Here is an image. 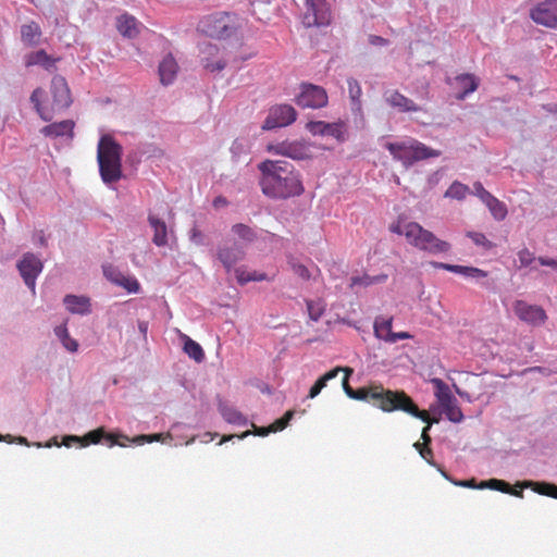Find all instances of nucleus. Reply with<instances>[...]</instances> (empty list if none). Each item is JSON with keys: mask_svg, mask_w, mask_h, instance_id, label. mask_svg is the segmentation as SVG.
Listing matches in <instances>:
<instances>
[{"mask_svg": "<svg viewBox=\"0 0 557 557\" xmlns=\"http://www.w3.org/2000/svg\"><path fill=\"white\" fill-rule=\"evenodd\" d=\"M258 170L261 190L270 199L286 200L305 191L300 173L285 160H264Z\"/></svg>", "mask_w": 557, "mask_h": 557, "instance_id": "f257e3e1", "label": "nucleus"}, {"mask_svg": "<svg viewBox=\"0 0 557 557\" xmlns=\"http://www.w3.org/2000/svg\"><path fill=\"white\" fill-rule=\"evenodd\" d=\"M342 371L346 373L343 379V388L349 398L372 401L384 411L401 410L421 421L428 420L426 413L419 411L412 398L405 392L384 389L382 386L354 389L348 383V375L352 373V369L344 368Z\"/></svg>", "mask_w": 557, "mask_h": 557, "instance_id": "f03ea898", "label": "nucleus"}, {"mask_svg": "<svg viewBox=\"0 0 557 557\" xmlns=\"http://www.w3.org/2000/svg\"><path fill=\"white\" fill-rule=\"evenodd\" d=\"M97 162L106 184L122 177V146L110 135H102L97 147Z\"/></svg>", "mask_w": 557, "mask_h": 557, "instance_id": "7ed1b4c3", "label": "nucleus"}, {"mask_svg": "<svg viewBox=\"0 0 557 557\" xmlns=\"http://www.w3.org/2000/svg\"><path fill=\"white\" fill-rule=\"evenodd\" d=\"M384 148L388 150L393 159L400 161L406 169L418 161L441 156L440 150L432 149L413 138L401 143H386Z\"/></svg>", "mask_w": 557, "mask_h": 557, "instance_id": "20e7f679", "label": "nucleus"}, {"mask_svg": "<svg viewBox=\"0 0 557 557\" xmlns=\"http://www.w3.org/2000/svg\"><path fill=\"white\" fill-rule=\"evenodd\" d=\"M237 25L235 15L227 12H215L202 17L197 26L201 34L215 38L226 39L236 33Z\"/></svg>", "mask_w": 557, "mask_h": 557, "instance_id": "39448f33", "label": "nucleus"}, {"mask_svg": "<svg viewBox=\"0 0 557 557\" xmlns=\"http://www.w3.org/2000/svg\"><path fill=\"white\" fill-rule=\"evenodd\" d=\"M406 239L418 249L434 255L447 252L450 249L447 242L438 239L432 232L424 230L416 222L407 223Z\"/></svg>", "mask_w": 557, "mask_h": 557, "instance_id": "423d86ee", "label": "nucleus"}, {"mask_svg": "<svg viewBox=\"0 0 557 557\" xmlns=\"http://www.w3.org/2000/svg\"><path fill=\"white\" fill-rule=\"evenodd\" d=\"M326 90L311 83H302L300 92L296 97V103L301 108L320 109L327 104Z\"/></svg>", "mask_w": 557, "mask_h": 557, "instance_id": "0eeeda50", "label": "nucleus"}, {"mask_svg": "<svg viewBox=\"0 0 557 557\" xmlns=\"http://www.w3.org/2000/svg\"><path fill=\"white\" fill-rule=\"evenodd\" d=\"M268 151L293 160H306L311 158L310 148L304 140H283L273 143L268 146Z\"/></svg>", "mask_w": 557, "mask_h": 557, "instance_id": "6e6552de", "label": "nucleus"}, {"mask_svg": "<svg viewBox=\"0 0 557 557\" xmlns=\"http://www.w3.org/2000/svg\"><path fill=\"white\" fill-rule=\"evenodd\" d=\"M297 112L290 104H276L271 107L269 114L262 124V129L270 131L285 127L296 121Z\"/></svg>", "mask_w": 557, "mask_h": 557, "instance_id": "1a4fd4ad", "label": "nucleus"}, {"mask_svg": "<svg viewBox=\"0 0 557 557\" xmlns=\"http://www.w3.org/2000/svg\"><path fill=\"white\" fill-rule=\"evenodd\" d=\"M307 11L302 23L307 27L325 26L330 24L331 13L326 0H306Z\"/></svg>", "mask_w": 557, "mask_h": 557, "instance_id": "9d476101", "label": "nucleus"}, {"mask_svg": "<svg viewBox=\"0 0 557 557\" xmlns=\"http://www.w3.org/2000/svg\"><path fill=\"white\" fill-rule=\"evenodd\" d=\"M17 269L25 285L34 292L36 280L44 269L41 260L36 255L26 252L17 262Z\"/></svg>", "mask_w": 557, "mask_h": 557, "instance_id": "9b49d317", "label": "nucleus"}, {"mask_svg": "<svg viewBox=\"0 0 557 557\" xmlns=\"http://www.w3.org/2000/svg\"><path fill=\"white\" fill-rule=\"evenodd\" d=\"M530 17L539 25L557 28V0H543L530 10Z\"/></svg>", "mask_w": 557, "mask_h": 557, "instance_id": "f8f14e48", "label": "nucleus"}, {"mask_svg": "<svg viewBox=\"0 0 557 557\" xmlns=\"http://www.w3.org/2000/svg\"><path fill=\"white\" fill-rule=\"evenodd\" d=\"M102 440L109 442L110 446L115 444L125 446L124 443H120L116 441V436L114 434L108 433L104 428H98L96 430L89 431L83 437L77 435H65L63 437L62 444L66 447L72 446L74 443H81L82 446H87L89 444H98Z\"/></svg>", "mask_w": 557, "mask_h": 557, "instance_id": "ddd939ff", "label": "nucleus"}, {"mask_svg": "<svg viewBox=\"0 0 557 557\" xmlns=\"http://www.w3.org/2000/svg\"><path fill=\"white\" fill-rule=\"evenodd\" d=\"M103 275L111 283L125 288L128 293H138L140 284L134 276H125L116 267L112 264L102 265Z\"/></svg>", "mask_w": 557, "mask_h": 557, "instance_id": "4468645a", "label": "nucleus"}, {"mask_svg": "<svg viewBox=\"0 0 557 557\" xmlns=\"http://www.w3.org/2000/svg\"><path fill=\"white\" fill-rule=\"evenodd\" d=\"M216 257L227 272L245 257L243 246L236 242L218 247Z\"/></svg>", "mask_w": 557, "mask_h": 557, "instance_id": "2eb2a0df", "label": "nucleus"}, {"mask_svg": "<svg viewBox=\"0 0 557 557\" xmlns=\"http://www.w3.org/2000/svg\"><path fill=\"white\" fill-rule=\"evenodd\" d=\"M513 310L520 320L533 325H540L546 319L545 311L541 307L529 305L523 300H517Z\"/></svg>", "mask_w": 557, "mask_h": 557, "instance_id": "dca6fc26", "label": "nucleus"}, {"mask_svg": "<svg viewBox=\"0 0 557 557\" xmlns=\"http://www.w3.org/2000/svg\"><path fill=\"white\" fill-rule=\"evenodd\" d=\"M198 47L200 52V62L207 71L214 73L225 69V61L221 59L216 61L211 60V58L216 55L219 52V48L216 45L211 44L209 41H202L199 42Z\"/></svg>", "mask_w": 557, "mask_h": 557, "instance_id": "f3484780", "label": "nucleus"}, {"mask_svg": "<svg viewBox=\"0 0 557 557\" xmlns=\"http://www.w3.org/2000/svg\"><path fill=\"white\" fill-rule=\"evenodd\" d=\"M51 92L53 97V103L60 108L64 109L70 107L72 103L70 88L65 78L61 75H55L51 81Z\"/></svg>", "mask_w": 557, "mask_h": 557, "instance_id": "a211bd4d", "label": "nucleus"}, {"mask_svg": "<svg viewBox=\"0 0 557 557\" xmlns=\"http://www.w3.org/2000/svg\"><path fill=\"white\" fill-rule=\"evenodd\" d=\"M385 101L399 112H417L420 108L409 98L401 95L397 90L386 91L384 94Z\"/></svg>", "mask_w": 557, "mask_h": 557, "instance_id": "6ab92c4d", "label": "nucleus"}, {"mask_svg": "<svg viewBox=\"0 0 557 557\" xmlns=\"http://www.w3.org/2000/svg\"><path fill=\"white\" fill-rule=\"evenodd\" d=\"M178 65L171 53H168L159 64L160 82L168 86L171 85L177 74Z\"/></svg>", "mask_w": 557, "mask_h": 557, "instance_id": "aec40b11", "label": "nucleus"}, {"mask_svg": "<svg viewBox=\"0 0 557 557\" xmlns=\"http://www.w3.org/2000/svg\"><path fill=\"white\" fill-rule=\"evenodd\" d=\"M63 302L71 313L85 315L91 312L90 298L86 296L66 295Z\"/></svg>", "mask_w": 557, "mask_h": 557, "instance_id": "412c9836", "label": "nucleus"}, {"mask_svg": "<svg viewBox=\"0 0 557 557\" xmlns=\"http://www.w3.org/2000/svg\"><path fill=\"white\" fill-rule=\"evenodd\" d=\"M448 400H443L442 397L437 399L442 408V412L445 413L446 418L454 423L462 422L465 416L457 405L456 397L451 393L448 394Z\"/></svg>", "mask_w": 557, "mask_h": 557, "instance_id": "4be33fe9", "label": "nucleus"}, {"mask_svg": "<svg viewBox=\"0 0 557 557\" xmlns=\"http://www.w3.org/2000/svg\"><path fill=\"white\" fill-rule=\"evenodd\" d=\"M517 485L513 487L510 483L500 479H490L487 481H482L480 483L479 488H491L495 491H499L502 493L510 494L519 498H523V487H519L517 490Z\"/></svg>", "mask_w": 557, "mask_h": 557, "instance_id": "5701e85b", "label": "nucleus"}, {"mask_svg": "<svg viewBox=\"0 0 557 557\" xmlns=\"http://www.w3.org/2000/svg\"><path fill=\"white\" fill-rule=\"evenodd\" d=\"M148 222L153 230L152 243L158 247L165 246L168 244V226L165 222L153 214H149Z\"/></svg>", "mask_w": 557, "mask_h": 557, "instance_id": "b1692460", "label": "nucleus"}, {"mask_svg": "<svg viewBox=\"0 0 557 557\" xmlns=\"http://www.w3.org/2000/svg\"><path fill=\"white\" fill-rule=\"evenodd\" d=\"M73 128H74V122L71 120H64L61 122L52 123L47 126H45L41 129V133L47 137H63L69 136L73 137Z\"/></svg>", "mask_w": 557, "mask_h": 557, "instance_id": "393cba45", "label": "nucleus"}, {"mask_svg": "<svg viewBox=\"0 0 557 557\" xmlns=\"http://www.w3.org/2000/svg\"><path fill=\"white\" fill-rule=\"evenodd\" d=\"M41 29L36 22L21 26V40L28 47H36L40 42Z\"/></svg>", "mask_w": 557, "mask_h": 557, "instance_id": "a878e982", "label": "nucleus"}, {"mask_svg": "<svg viewBox=\"0 0 557 557\" xmlns=\"http://www.w3.org/2000/svg\"><path fill=\"white\" fill-rule=\"evenodd\" d=\"M218 409L226 422H228L231 424H236V425H247V423H248L247 418L242 412H239L236 408L220 400L219 405H218Z\"/></svg>", "mask_w": 557, "mask_h": 557, "instance_id": "bb28decb", "label": "nucleus"}, {"mask_svg": "<svg viewBox=\"0 0 557 557\" xmlns=\"http://www.w3.org/2000/svg\"><path fill=\"white\" fill-rule=\"evenodd\" d=\"M456 83L461 90L456 95L458 100L466 99L470 94L474 92L479 86L476 77L472 74H460L456 77Z\"/></svg>", "mask_w": 557, "mask_h": 557, "instance_id": "cd10ccee", "label": "nucleus"}, {"mask_svg": "<svg viewBox=\"0 0 557 557\" xmlns=\"http://www.w3.org/2000/svg\"><path fill=\"white\" fill-rule=\"evenodd\" d=\"M347 85L351 111L354 114H360L362 112V89L360 83L354 77H348Z\"/></svg>", "mask_w": 557, "mask_h": 557, "instance_id": "c85d7f7f", "label": "nucleus"}, {"mask_svg": "<svg viewBox=\"0 0 557 557\" xmlns=\"http://www.w3.org/2000/svg\"><path fill=\"white\" fill-rule=\"evenodd\" d=\"M518 487L531 488L535 493L541 495L550 496L557 498V485L549 482H536V481H522L517 483Z\"/></svg>", "mask_w": 557, "mask_h": 557, "instance_id": "c756f323", "label": "nucleus"}, {"mask_svg": "<svg viewBox=\"0 0 557 557\" xmlns=\"http://www.w3.org/2000/svg\"><path fill=\"white\" fill-rule=\"evenodd\" d=\"M55 59L49 55L44 49L30 52L26 55V66L40 65L45 70L54 67Z\"/></svg>", "mask_w": 557, "mask_h": 557, "instance_id": "7c9ffc66", "label": "nucleus"}, {"mask_svg": "<svg viewBox=\"0 0 557 557\" xmlns=\"http://www.w3.org/2000/svg\"><path fill=\"white\" fill-rule=\"evenodd\" d=\"M117 30L127 38H134L138 34L137 21L135 17L124 14L117 20Z\"/></svg>", "mask_w": 557, "mask_h": 557, "instance_id": "2f4dec72", "label": "nucleus"}, {"mask_svg": "<svg viewBox=\"0 0 557 557\" xmlns=\"http://www.w3.org/2000/svg\"><path fill=\"white\" fill-rule=\"evenodd\" d=\"M183 350L196 362H202L206 358L202 347L187 335H183Z\"/></svg>", "mask_w": 557, "mask_h": 557, "instance_id": "473e14b6", "label": "nucleus"}, {"mask_svg": "<svg viewBox=\"0 0 557 557\" xmlns=\"http://www.w3.org/2000/svg\"><path fill=\"white\" fill-rule=\"evenodd\" d=\"M342 370H343V368L337 367V368L330 370L322 376H320L315 381V383L311 386L309 394H308V398L312 399V398L317 397L321 393V391L326 386L327 382L330 380L335 379Z\"/></svg>", "mask_w": 557, "mask_h": 557, "instance_id": "72a5a7b5", "label": "nucleus"}, {"mask_svg": "<svg viewBox=\"0 0 557 557\" xmlns=\"http://www.w3.org/2000/svg\"><path fill=\"white\" fill-rule=\"evenodd\" d=\"M54 334L66 350L70 352H76L78 350V343L70 336L66 325L62 324L55 326Z\"/></svg>", "mask_w": 557, "mask_h": 557, "instance_id": "f704fd0d", "label": "nucleus"}, {"mask_svg": "<svg viewBox=\"0 0 557 557\" xmlns=\"http://www.w3.org/2000/svg\"><path fill=\"white\" fill-rule=\"evenodd\" d=\"M484 205L488 208L491 214L496 221H503L506 219L508 214L507 207L503 201L498 200L496 197L493 196V198H491Z\"/></svg>", "mask_w": 557, "mask_h": 557, "instance_id": "c9c22d12", "label": "nucleus"}, {"mask_svg": "<svg viewBox=\"0 0 557 557\" xmlns=\"http://www.w3.org/2000/svg\"><path fill=\"white\" fill-rule=\"evenodd\" d=\"M119 437H123L126 441H129V437L125 436V435H119ZM168 438L169 440L172 438L171 433H168L165 436L162 433H154V434H148V435L143 434V435L135 436L134 438L131 440V442L135 443L137 445H143L145 443H152V442H162L163 444H166Z\"/></svg>", "mask_w": 557, "mask_h": 557, "instance_id": "e433bc0d", "label": "nucleus"}, {"mask_svg": "<svg viewBox=\"0 0 557 557\" xmlns=\"http://www.w3.org/2000/svg\"><path fill=\"white\" fill-rule=\"evenodd\" d=\"M392 319L376 318L374 321V334L377 338L387 342L392 334Z\"/></svg>", "mask_w": 557, "mask_h": 557, "instance_id": "4c0bfd02", "label": "nucleus"}, {"mask_svg": "<svg viewBox=\"0 0 557 557\" xmlns=\"http://www.w3.org/2000/svg\"><path fill=\"white\" fill-rule=\"evenodd\" d=\"M387 275L386 274H379V275H369L363 274L361 276H352L351 277V286L355 285H361V286H370L373 284H381L386 282Z\"/></svg>", "mask_w": 557, "mask_h": 557, "instance_id": "58836bf2", "label": "nucleus"}, {"mask_svg": "<svg viewBox=\"0 0 557 557\" xmlns=\"http://www.w3.org/2000/svg\"><path fill=\"white\" fill-rule=\"evenodd\" d=\"M468 193H470V188L456 181L448 187L444 196L451 199L462 200L466 198Z\"/></svg>", "mask_w": 557, "mask_h": 557, "instance_id": "ea45409f", "label": "nucleus"}, {"mask_svg": "<svg viewBox=\"0 0 557 557\" xmlns=\"http://www.w3.org/2000/svg\"><path fill=\"white\" fill-rule=\"evenodd\" d=\"M0 441H4V442H8V443L16 442L17 444L26 445V446H30L32 445L27 441L26 437H24V436L13 437L10 434H7V435H1L0 434ZM33 445H35L37 447H42V446H45V447H52L53 445L59 446V443L57 442V438L54 437L51 441L47 442L45 445H42L41 443H34Z\"/></svg>", "mask_w": 557, "mask_h": 557, "instance_id": "a19ab883", "label": "nucleus"}, {"mask_svg": "<svg viewBox=\"0 0 557 557\" xmlns=\"http://www.w3.org/2000/svg\"><path fill=\"white\" fill-rule=\"evenodd\" d=\"M271 432H272L271 425H269V426H257V425H253V431L252 432L251 431H246V432H244L240 435H224L219 444L221 445L222 443L227 442V441H230V440H232L234 437H238V438L243 440V438L247 437L250 434H253V435H257V436H267Z\"/></svg>", "mask_w": 557, "mask_h": 557, "instance_id": "79ce46f5", "label": "nucleus"}, {"mask_svg": "<svg viewBox=\"0 0 557 557\" xmlns=\"http://www.w3.org/2000/svg\"><path fill=\"white\" fill-rule=\"evenodd\" d=\"M232 231L239 238H242L246 242H253L257 238L255 231L251 227H249L248 225H245L242 223L233 225Z\"/></svg>", "mask_w": 557, "mask_h": 557, "instance_id": "37998d69", "label": "nucleus"}, {"mask_svg": "<svg viewBox=\"0 0 557 557\" xmlns=\"http://www.w3.org/2000/svg\"><path fill=\"white\" fill-rule=\"evenodd\" d=\"M233 159H238L242 154L249 151L248 140L246 138H236L230 148Z\"/></svg>", "mask_w": 557, "mask_h": 557, "instance_id": "c03bdc74", "label": "nucleus"}, {"mask_svg": "<svg viewBox=\"0 0 557 557\" xmlns=\"http://www.w3.org/2000/svg\"><path fill=\"white\" fill-rule=\"evenodd\" d=\"M432 265L436 269H443V270H446V271H449V272H453L456 274H460L465 277L468 276L469 271H470V267L459 265V264H449V263H444V262H432Z\"/></svg>", "mask_w": 557, "mask_h": 557, "instance_id": "a18cd8bd", "label": "nucleus"}, {"mask_svg": "<svg viewBox=\"0 0 557 557\" xmlns=\"http://www.w3.org/2000/svg\"><path fill=\"white\" fill-rule=\"evenodd\" d=\"M306 302L310 319L313 321H318L324 312V307L321 305L320 301L307 300Z\"/></svg>", "mask_w": 557, "mask_h": 557, "instance_id": "49530a36", "label": "nucleus"}, {"mask_svg": "<svg viewBox=\"0 0 557 557\" xmlns=\"http://www.w3.org/2000/svg\"><path fill=\"white\" fill-rule=\"evenodd\" d=\"M468 237H470L475 245L482 246L485 250H490L494 247V244L488 240L483 233L469 232Z\"/></svg>", "mask_w": 557, "mask_h": 557, "instance_id": "de8ad7c7", "label": "nucleus"}, {"mask_svg": "<svg viewBox=\"0 0 557 557\" xmlns=\"http://www.w3.org/2000/svg\"><path fill=\"white\" fill-rule=\"evenodd\" d=\"M432 383L434 384L436 391H435V396L436 398H441L443 400H448L449 397H448V394L451 393L448 385L441 379H433L432 380Z\"/></svg>", "mask_w": 557, "mask_h": 557, "instance_id": "09e8293b", "label": "nucleus"}, {"mask_svg": "<svg viewBox=\"0 0 557 557\" xmlns=\"http://www.w3.org/2000/svg\"><path fill=\"white\" fill-rule=\"evenodd\" d=\"M325 127H327L326 122L323 121H310L306 125V128L314 136H325Z\"/></svg>", "mask_w": 557, "mask_h": 557, "instance_id": "8fccbe9b", "label": "nucleus"}, {"mask_svg": "<svg viewBox=\"0 0 557 557\" xmlns=\"http://www.w3.org/2000/svg\"><path fill=\"white\" fill-rule=\"evenodd\" d=\"M472 193L475 196H478L483 203H485L491 198H493V195L484 188V186L482 185L481 182H475L473 184V191Z\"/></svg>", "mask_w": 557, "mask_h": 557, "instance_id": "3c124183", "label": "nucleus"}, {"mask_svg": "<svg viewBox=\"0 0 557 557\" xmlns=\"http://www.w3.org/2000/svg\"><path fill=\"white\" fill-rule=\"evenodd\" d=\"M189 240L198 246L207 245L206 236L196 225L189 231Z\"/></svg>", "mask_w": 557, "mask_h": 557, "instance_id": "603ef678", "label": "nucleus"}, {"mask_svg": "<svg viewBox=\"0 0 557 557\" xmlns=\"http://www.w3.org/2000/svg\"><path fill=\"white\" fill-rule=\"evenodd\" d=\"M289 263H290V267H292L294 273L297 274L299 277H301L302 280L310 278L311 275L306 265H304L302 263H299L298 261H296L294 259Z\"/></svg>", "mask_w": 557, "mask_h": 557, "instance_id": "864d4df0", "label": "nucleus"}, {"mask_svg": "<svg viewBox=\"0 0 557 557\" xmlns=\"http://www.w3.org/2000/svg\"><path fill=\"white\" fill-rule=\"evenodd\" d=\"M325 135L341 139L343 136V126L339 123H326Z\"/></svg>", "mask_w": 557, "mask_h": 557, "instance_id": "5fc2aeb1", "label": "nucleus"}, {"mask_svg": "<svg viewBox=\"0 0 557 557\" xmlns=\"http://www.w3.org/2000/svg\"><path fill=\"white\" fill-rule=\"evenodd\" d=\"M45 95V90L40 87H37L36 89H34V91L32 92L30 95V102L33 103L36 112H40V108H41V97Z\"/></svg>", "mask_w": 557, "mask_h": 557, "instance_id": "6e6d98bb", "label": "nucleus"}, {"mask_svg": "<svg viewBox=\"0 0 557 557\" xmlns=\"http://www.w3.org/2000/svg\"><path fill=\"white\" fill-rule=\"evenodd\" d=\"M418 410L421 411L419 408H418ZM422 411L424 412V410H422ZM425 413L428 416V420H425L424 422L428 424L423 428L421 437L424 442H431V438L429 436V431L431 430V424L438 423L441 418H440V416H437L431 420L429 413L426 411H425Z\"/></svg>", "mask_w": 557, "mask_h": 557, "instance_id": "4d7b16f0", "label": "nucleus"}, {"mask_svg": "<svg viewBox=\"0 0 557 557\" xmlns=\"http://www.w3.org/2000/svg\"><path fill=\"white\" fill-rule=\"evenodd\" d=\"M487 276V272L483 271L479 268L470 267V271L467 277L473 278L475 281H480L482 278H485Z\"/></svg>", "mask_w": 557, "mask_h": 557, "instance_id": "13d9d810", "label": "nucleus"}, {"mask_svg": "<svg viewBox=\"0 0 557 557\" xmlns=\"http://www.w3.org/2000/svg\"><path fill=\"white\" fill-rule=\"evenodd\" d=\"M33 243L36 245V246H40V247H46L48 242H47V238L45 236V233L44 231H36L33 235Z\"/></svg>", "mask_w": 557, "mask_h": 557, "instance_id": "bf43d9fd", "label": "nucleus"}, {"mask_svg": "<svg viewBox=\"0 0 557 557\" xmlns=\"http://www.w3.org/2000/svg\"><path fill=\"white\" fill-rule=\"evenodd\" d=\"M369 42L372 46H381V47L387 46L389 44L388 39H386L382 36H377V35H370Z\"/></svg>", "mask_w": 557, "mask_h": 557, "instance_id": "052dcab7", "label": "nucleus"}, {"mask_svg": "<svg viewBox=\"0 0 557 557\" xmlns=\"http://www.w3.org/2000/svg\"><path fill=\"white\" fill-rule=\"evenodd\" d=\"M410 337H411L410 334L407 332H398V333L392 332V334H389V338H387V343L394 344V343L398 342L399 339H405V338H410Z\"/></svg>", "mask_w": 557, "mask_h": 557, "instance_id": "680f3d73", "label": "nucleus"}, {"mask_svg": "<svg viewBox=\"0 0 557 557\" xmlns=\"http://www.w3.org/2000/svg\"><path fill=\"white\" fill-rule=\"evenodd\" d=\"M248 273L249 272H246L243 268L235 269V276H236L238 284L245 285L248 283V281H244L247 278Z\"/></svg>", "mask_w": 557, "mask_h": 557, "instance_id": "e2e57ef3", "label": "nucleus"}, {"mask_svg": "<svg viewBox=\"0 0 557 557\" xmlns=\"http://www.w3.org/2000/svg\"><path fill=\"white\" fill-rule=\"evenodd\" d=\"M267 278V274L265 273H258V272H251V273H248L247 274V278L245 281H248L249 282H261V281H264Z\"/></svg>", "mask_w": 557, "mask_h": 557, "instance_id": "0e129e2a", "label": "nucleus"}, {"mask_svg": "<svg viewBox=\"0 0 557 557\" xmlns=\"http://www.w3.org/2000/svg\"><path fill=\"white\" fill-rule=\"evenodd\" d=\"M270 425L273 433L282 431L287 426L286 421H284L282 418L275 420Z\"/></svg>", "mask_w": 557, "mask_h": 557, "instance_id": "69168bd1", "label": "nucleus"}, {"mask_svg": "<svg viewBox=\"0 0 557 557\" xmlns=\"http://www.w3.org/2000/svg\"><path fill=\"white\" fill-rule=\"evenodd\" d=\"M389 230L391 232L395 233V234H398V235H404L406 237V231H407V223L405 225H401V224H392L389 226Z\"/></svg>", "mask_w": 557, "mask_h": 557, "instance_id": "338daca9", "label": "nucleus"}, {"mask_svg": "<svg viewBox=\"0 0 557 557\" xmlns=\"http://www.w3.org/2000/svg\"><path fill=\"white\" fill-rule=\"evenodd\" d=\"M541 265L550 267L553 269L557 270V260L550 259V258H543L541 257L539 259Z\"/></svg>", "mask_w": 557, "mask_h": 557, "instance_id": "774afa93", "label": "nucleus"}]
</instances>
